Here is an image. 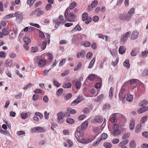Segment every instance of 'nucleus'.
Wrapping results in <instances>:
<instances>
[{
  "mask_svg": "<svg viewBox=\"0 0 148 148\" xmlns=\"http://www.w3.org/2000/svg\"><path fill=\"white\" fill-rule=\"evenodd\" d=\"M84 135V132L83 131L80 129V127H78L75 133V137L77 140L78 141L79 139H81L82 138H79L82 137Z\"/></svg>",
  "mask_w": 148,
  "mask_h": 148,
  "instance_id": "f257e3e1",
  "label": "nucleus"
},
{
  "mask_svg": "<svg viewBox=\"0 0 148 148\" xmlns=\"http://www.w3.org/2000/svg\"><path fill=\"white\" fill-rule=\"evenodd\" d=\"M16 20L18 23H20L23 19V15L22 13L17 12L15 13Z\"/></svg>",
  "mask_w": 148,
  "mask_h": 148,
  "instance_id": "f03ea898",
  "label": "nucleus"
},
{
  "mask_svg": "<svg viewBox=\"0 0 148 148\" xmlns=\"http://www.w3.org/2000/svg\"><path fill=\"white\" fill-rule=\"evenodd\" d=\"M131 32H128L126 33L123 34L121 38V41L124 43L128 39V38L130 37Z\"/></svg>",
  "mask_w": 148,
  "mask_h": 148,
  "instance_id": "7ed1b4c3",
  "label": "nucleus"
},
{
  "mask_svg": "<svg viewBox=\"0 0 148 148\" xmlns=\"http://www.w3.org/2000/svg\"><path fill=\"white\" fill-rule=\"evenodd\" d=\"M83 99L82 97V96L79 95L71 103V106H74L79 103L81 101L83 100Z\"/></svg>",
  "mask_w": 148,
  "mask_h": 148,
  "instance_id": "20e7f679",
  "label": "nucleus"
},
{
  "mask_svg": "<svg viewBox=\"0 0 148 148\" xmlns=\"http://www.w3.org/2000/svg\"><path fill=\"white\" fill-rule=\"evenodd\" d=\"M119 126L117 123L115 124L113 127L114 131L113 134L114 136H116L118 135L120 133V132L119 130Z\"/></svg>",
  "mask_w": 148,
  "mask_h": 148,
  "instance_id": "39448f33",
  "label": "nucleus"
},
{
  "mask_svg": "<svg viewBox=\"0 0 148 148\" xmlns=\"http://www.w3.org/2000/svg\"><path fill=\"white\" fill-rule=\"evenodd\" d=\"M69 10H68V8L66 9L65 12L64 16L65 19L66 21L70 22H71L72 21V20L69 18Z\"/></svg>",
  "mask_w": 148,
  "mask_h": 148,
  "instance_id": "423d86ee",
  "label": "nucleus"
},
{
  "mask_svg": "<svg viewBox=\"0 0 148 148\" xmlns=\"http://www.w3.org/2000/svg\"><path fill=\"white\" fill-rule=\"evenodd\" d=\"M46 61L44 59H41L39 60L38 62V64L40 67H43L46 65Z\"/></svg>",
  "mask_w": 148,
  "mask_h": 148,
  "instance_id": "0eeeda50",
  "label": "nucleus"
},
{
  "mask_svg": "<svg viewBox=\"0 0 148 148\" xmlns=\"http://www.w3.org/2000/svg\"><path fill=\"white\" fill-rule=\"evenodd\" d=\"M118 115H119V113H114L112 114L110 119V121L112 123L115 122L118 117Z\"/></svg>",
  "mask_w": 148,
  "mask_h": 148,
  "instance_id": "6e6552de",
  "label": "nucleus"
},
{
  "mask_svg": "<svg viewBox=\"0 0 148 148\" xmlns=\"http://www.w3.org/2000/svg\"><path fill=\"white\" fill-rule=\"evenodd\" d=\"M88 124V122L87 121H85L83 123L81 126L80 129L82 131L85 130L87 128Z\"/></svg>",
  "mask_w": 148,
  "mask_h": 148,
  "instance_id": "1a4fd4ad",
  "label": "nucleus"
},
{
  "mask_svg": "<svg viewBox=\"0 0 148 148\" xmlns=\"http://www.w3.org/2000/svg\"><path fill=\"white\" fill-rule=\"evenodd\" d=\"M139 33L137 31H134L131 35V38L132 40L136 39Z\"/></svg>",
  "mask_w": 148,
  "mask_h": 148,
  "instance_id": "9d476101",
  "label": "nucleus"
},
{
  "mask_svg": "<svg viewBox=\"0 0 148 148\" xmlns=\"http://www.w3.org/2000/svg\"><path fill=\"white\" fill-rule=\"evenodd\" d=\"M92 141V139L90 138L85 139L84 138H82L81 139H79L78 142L82 143L88 144L90 142Z\"/></svg>",
  "mask_w": 148,
  "mask_h": 148,
  "instance_id": "9b49d317",
  "label": "nucleus"
},
{
  "mask_svg": "<svg viewBox=\"0 0 148 148\" xmlns=\"http://www.w3.org/2000/svg\"><path fill=\"white\" fill-rule=\"evenodd\" d=\"M148 108L147 106L143 107L139 109L137 111V112L138 114L143 113L147 110Z\"/></svg>",
  "mask_w": 148,
  "mask_h": 148,
  "instance_id": "f8f14e48",
  "label": "nucleus"
},
{
  "mask_svg": "<svg viewBox=\"0 0 148 148\" xmlns=\"http://www.w3.org/2000/svg\"><path fill=\"white\" fill-rule=\"evenodd\" d=\"M86 53L84 50H82L81 52L77 53V57L78 58H79L80 56L82 58H84L85 56Z\"/></svg>",
  "mask_w": 148,
  "mask_h": 148,
  "instance_id": "ddd939ff",
  "label": "nucleus"
},
{
  "mask_svg": "<svg viewBox=\"0 0 148 148\" xmlns=\"http://www.w3.org/2000/svg\"><path fill=\"white\" fill-rule=\"evenodd\" d=\"M135 125V121L134 119L131 120L130 123V129L132 130L134 129Z\"/></svg>",
  "mask_w": 148,
  "mask_h": 148,
  "instance_id": "4468645a",
  "label": "nucleus"
},
{
  "mask_svg": "<svg viewBox=\"0 0 148 148\" xmlns=\"http://www.w3.org/2000/svg\"><path fill=\"white\" fill-rule=\"evenodd\" d=\"M141 129V124H139L136 126L135 129V132L136 133H138L140 131Z\"/></svg>",
  "mask_w": 148,
  "mask_h": 148,
  "instance_id": "2eb2a0df",
  "label": "nucleus"
},
{
  "mask_svg": "<svg viewBox=\"0 0 148 148\" xmlns=\"http://www.w3.org/2000/svg\"><path fill=\"white\" fill-rule=\"evenodd\" d=\"M72 86L71 83L70 82H66L64 83L63 85V87L64 88H69Z\"/></svg>",
  "mask_w": 148,
  "mask_h": 148,
  "instance_id": "dca6fc26",
  "label": "nucleus"
},
{
  "mask_svg": "<svg viewBox=\"0 0 148 148\" xmlns=\"http://www.w3.org/2000/svg\"><path fill=\"white\" fill-rule=\"evenodd\" d=\"M130 148H136V143L134 140H131L129 143Z\"/></svg>",
  "mask_w": 148,
  "mask_h": 148,
  "instance_id": "f3484780",
  "label": "nucleus"
},
{
  "mask_svg": "<svg viewBox=\"0 0 148 148\" xmlns=\"http://www.w3.org/2000/svg\"><path fill=\"white\" fill-rule=\"evenodd\" d=\"M81 29V28L79 25H77L74 28H73L71 30L72 33H74L75 31H80Z\"/></svg>",
  "mask_w": 148,
  "mask_h": 148,
  "instance_id": "a211bd4d",
  "label": "nucleus"
},
{
  "mask_svg": "<svg viewBox=\"0 0 148 148\" xmlns=\"http://www.w3.org/2000/svg\"><path fill=\"white\" fill-rule=\"evenodd\" d=\"M110 107V105L108 103L104 104L103 106V110L105 111L108 110Z\"/></svg>",
  "mask_w": 148,
  "mask_h": 148,
  "instance_id": "6ab92c4d",
  "label": "nucleus"
},
{
  "mask_svg": "<svg viewBox=\"0 0 148 148\" xmlns=\"http://www.w3.org/2000/svg\"><path fill=\"white\" fill-rule=\"evenodd\" d=\"M88 14L86 12L83 13L82 15V19L83 21H85L88 19Z\"/></svg>",
  "mask_w": 148,
  "mask_h": 148,
  "instance_id": "aec40b11",
  "label": "nucleus"
},
{
  "mask_svg": "<svg viewBox=\"0 0 148 148\" xmlns=\"http://www.w3.org/2000/svg\"><path fill=\"white\" fill-rule=\"evenodd\" d=\"M36 128L37 132H44L45 131L44 128L41 127H36Z\"/></svg>",
  "mask_w": 148,
  "mask_h": 148,
  "instance_id": "412c9836",
  "label": "nucleus"
},
{
  "mask_svg": "<svg viewBox=\"0 0 148 148\" xmlns=\"http://www.w3.org/2000/svg\"><path fill=\"white\" fill-rule=\"evenodd\" d=\"M125 49L124 46H121L119 48V53L123 54L125 52Z\"/></svg>",
  "mask_w": 148,
  "mask_h": 148,
  "instance_id": "4be33fe9",
  "label": "nucleus"
},
{
  "mask_svg": "<svg viewBox=\"0 0 148 148\" xmlns=\"http://www.w3.org/2000/svg\"><path fill=\"white\" fill-rule=\"evenodd\" d=\"M2 32L3 35L4 36L8 35L9 33L8 29L5 27L2 29Z\"/></svg>",
  "mask_w": 148,
  "mask_h": 148,
  "instance_id": "5701e85b",
  "label": "nucleus"
},
{
  "mask_svg": "<svg viewBox=\"0 0 148 148\" xmlns=\"http://www.w3.org/2000/svg\"><path fill=\"white\" fill-rule=\"evenodd\" d=\"M96 75L93 74H90L88 77L87 79L91 81L94 80L96 77Z\"/></svg>",
  "mask_w": 148,
  "mask_h": 148,
  "instance_id": "b1692460",
  "label": "nucleus"
},
{
  "mask_svg": "<svg viewBox=\"0 0 148 148\" xmlns=\"http://www.w3.org/2000/svg\"><path fill=\"white\" fill-rule=\"evenodd\" d=\"M129 142V140L127 139H125L123 140L119 144V146H125V145H126Z\"/></svg>",
  "mask_w": 148,
  "mask_h": 148,
  "instance_id": "393cba45",
  "label": "nucleus"
},
{
  "mask_svg": "<svg viewBox=\"0 0 148 148\" xmlns=\"http://www.w3.org/2000/svg\"><path fill=\"white\" fill-rule=\"evenodd\" d=\"M77 5L75 1H73L71 3L68 8L70 10H72Z\"/></svg>",
  "mask_w": 148,
  "mask_h": 148,
  "instance_id": "a878e982",
  "label": "nucleus"
},
{
  "mask_svg": "<svg viewBox=\"0 0 148 148\" xmlns=\"http://www.w3.org/2000/svg\"><path fill=\"white\" fill-rule=\"evenodd\" d=\"M57 119H62L64 117L63 113L62 112H60L57 114Z\"/></svg>",
  "mask_w": 148,
  "mask_h": 148,
  "instance_id": "bb28decb",
  "label": "nucleus"
},
{
  "mask_svg": "<svg viewBox=\"0 0 148 148\" xmlns=\"http://www.w3.org/2000/svg\"><path fill=\"white\" fill-rule=\"evenodd\" d=\"M123 65L128 69L130 68V64H129V61L128 59H127L123 63Z\"/></svg>",
  "mask_w": 148,
  "mask_h": 148,
  "instance_id": "cd10ccee",
  "label": "nucleus"
},
{
  "mask_svg": "<svg viewBox=\"0 0 148 148\" xmlns=\"http://www.w3.org/2000/svg\"><path fill=\"white\" fill-rule=\"evenodd\" d=\"M82 83L79 81H78L76 82L75 83V85L76 88L77 89H79L81 87Z\"/></svg>",
  "mask_w": 148,
  "mask_h": 148,
  "instance_id": "c85d7f7f",
  "label": "nucleus"
},
{
  "mask_svg": "<svg viewBox=\"0 0 148 148\" xmlns=\"http://www.w3.org/2000/svg\"><path fill=\"white\" fill-rule=\"evenodd\" d=\"M24 42L25 44H29L31 42V39L27 37H24L23 38Z\"/></svg>",
  "mask_w": 148,
  "mask_h": 148,
  "instance_id": "c756f323",
  "label": "nucleus"
},
{
  "mask_svg": "<svg viewBox=\"0 0 148 148\" xmlns=\"http://www.w3.org/2000/svg\"><path fill=\"white\" fill-rule=\"evenodd\" d=\"M103 145L104 147L106 148H110L112 147L111 144L108 142L104 143H103Z\"/></svg>",
  "mask_w": 148,
  "mask_h": 148,
  "instance_id": "7c9ffc66",
  "label": "nucleus"
},
{
  "mask_svg": "<svg viewBox=\"0 0 148 148\" xmlns=\"http://www.w3.org/2000/svg\"><path fill=\"white\" fill-rule=\"evenodd\" d=\"M66 122L69 124H73L75 123V121L72 119L68 118L66 119Z\"/></svg>",
  "mask_w": 148,
  "mask_h": 148,
  "instance_id": "2f4dec72",
  "label": "nucleus"
},
{
  "mask_svg": "<svg viewBox=\"0 0 148 148\" xmlns=\"http://www.w3.org/2000/svg\"><path fill=\"white\" fill-rule=\"evenodd\" d=\"M126 92V90L125 88L123 87H122L120 91L119 94V96L120 97L121 95V94H125V92Z\"/></svg>",
  "mask_w": 148,
  "mask_h": 148,
  "instance_id": "473e14b6",
  "label": "nucleus"
},
{
  "mask_svg": "<svg viewBox=\"0 0 148 148\" xmlns=\"http://www.w3.org/2000/svg\"><path fill=\"white\" fill-rule=\"evenodd\" d=\"M95 57H94L92 59L91 61L90 62L88 67V68H91L93 67L94 64L95 62Z\"/></svg>",
  "mask_w": 148,
  "mask_h": 148,
  "instance_id": "72a5a7b5",
  "label": "nucleus"
},
{
  "mask_svg": "<svg viewBox=\"0 0 148 148\" xmlns=\"http://www.w3.org/2000/svg\"><path fill=\"white\" fill-rule=\"evenodd\" d=\"M98 4V1L97 0H95L92 2L91 6L92 8H94L96 7Z\"/></svg>",
  "mask_w": 148,
  "mask_h": 148,
  "instance_id": "f704fd0d",
  "label": "nucleus"
},
{
  "mask_svg": "<svg viewBox=\"0 0 148 148\" xmlns=\"http://www.w3.org/2000/svg\"><path fill=\"white\" fill-rule=\"evenodd\" d=\"M133 97L132 95H127L126 97L127 100L129 102H131L133 100Z\"/></svg>",
  "mask_w": 148,
  "mask_h": 148,
  "instance_id": "c9c22d12",
  "label": "nucleus"
},
{
  "mask_svg": "<svg viewBox=\"0 0 148 148\" xmlns=\"http://www.w3.org/2000/svg\"><path fill=\"white\" fill-rule=\"evenodd\" d=\"M53 22L55 23V27H57L61 23V22L58 21V20L55 19L53 20Z\"/></svg>",
  "mask_w": 148,
  "mask_h": 148,
  "instance_id": "e433bc0d",
  "label": "nucleus"
},
{
  "mask_svg": "<svg viewBox=\"0 0 148 148\" xmlns=\"http://www.w3.org/2000/svg\"><path fill=\"white\" fill-rule=\"evenodd\" d=\"M63 91V89L61 88H59L57 91L56 94L57 96L59 97L62 94Z\"/></svg>",
  "mask_w": 148,
  "mask_h": 148,
  "instance_id": "4c0bfd02",
  "label": "nucleus"
},
{
  "mask_svg": "<svg viewBox=\"0 0 148 148\" xmlns=\"http://www.w3.org/2000/svg\"><path fill=\"white\" fill-rule=\"evenodd\" d=\"M28 114L27 113H21V116L22 118L23 119H26L28 117Z\"/></svg>",
  "mask_w": 148,
  "mask_h": 148,
  "instance_id": "58836bf2",
  "label": "nucleus"
},
{
  "mask_svg": "<svg viewBox=\"0 0 148 148\" xmlns=\"http://www.w3.org/2000/svg\"><path fill=\"white\" fill-rule=\"evenodd\" d=\"M15 16V13H11L7 15L4 17V18H9L12 17H14Z\"/></svg>",
  "mask_w": 148,
  "mask_h": 148,
  "instance_id": "ea45409f",
  "label": "nucleus"
},
{
  "mask_svg": "<svg viewBox=\"0 0 148 148\" xmlns=\"http://www.w3.org/2000/svg\"><path fill=\"white\" fill-rule=\"evenodd\" d=\"M76 15L73 12H71L69 14V18L71 19H74L76 18Z\"/></svg>",
  "mask_w": 148,
  "mask_h": 148,
  "instance_id": "a19ab883",
  "label": "nucleus"
},
{
  "mask_svg": "<svg viewBox=\"0 0 148 148\" xmlns=\"http://www.w3.org/2000/svg\"><path fill=\"white\" fill-rule=\"evenodd\" d=\"M132 15H131L127 13L126 15H125V21H128L130 20V18L132 17Z\"/></svg>",
  "mask_w": 148,
  "mask_h": 148,
  "instance_id": "79ce46f5",
  "label": "nucleus"
},
{
  "mask_svg": "<svg viewBox=\"0 0 148 148\" xmlns=\"http://www.w3.org/2000/svg\"><path fill=\"white\" fill-rule=\"evenodd\" d=\"M113 88L112 87H111L110 89L109 92V97L110 99L112 98L113 96Z\"/></svg>",
  "mask_w": 148,
  "mask_h": 148,
  "instance_id": "37998d69",
  "label": "nucleus"
},
{
  "mask_svg": "<svg viewBox=\"0 0 148 148\" xmlns=\"http://www.w3.org/2000/svg\"><path fill=\"white\" fill-rule=\"evenodd\" d=\"M82 66V63L80 62L78 63L77 66L74 68V70L77 71Z\"/></svg>",
  "mask_w": 148,
  "mask_h": 148,
  "instance_id": "c03bdc74",
  "label": "nucleus"
},
{
  "mask_svg": "<svg viewBox=\"0 0 148 148\" xmlns=\"http://www.w3.org/2000/svg\"><path fill=\"white\" fill-rule=\"evenodd\" d=\"M103 121V119L102 118H98L95 119L94 120L95 122L101 123Z\"/></svg>",
  "mask_w": 148,
  "mask_h": 148,
  "instance_id": "a18cd8bd",
  "label": "nucleus"
},
{
  "mask_svg": "<svg viewBox=\"0 0 148 148\" xmlns=\"http://www.w3.org/2000/svg\"><path fill=\"white\" fill-rule=\"evenodd\" d=\"M35 0H27V3L29 4L30 6H31L34 3Z\"/></svg>",
  "mask_w": 148,
  "mask_h": 148,
  "instance_id": "49530a36",
  "label": "nucleus"
},
{
  "mask_svg": "<svg viewBox=\"0 0 148 148\" xmlns=\"http://www.w3.org/2000/svg\"><path fill=\"white\" fill-rule=\"evenodd\" d=\"M67 111L69 112L70 113L72 114H74L76 112V111L75 109H73L71 108H68L67 109Z\"/></svg>",
  "mask_w": 148,
  "mask_h": 148,
  "instance_id": "de8ad7c7",
  "label": "nucleus"
},
{
  "mask_svg": "<svg viewBox=\"0 0 148 148\" xmlns=\"http://www.w3.org/2000/svg\"><path fill=\"white\" fill-rule=\"evenodd\" d=\"M38 50L37 47H32L30 49L32 53H35Z\"/></svg>",
  "mask_w": 148,
  "mask_h": 148,
  "instance_id": "09e8293b",
  "label": "nucleus"
},
{
  "mask_svg": "<svg viewBox=\"0 0 148 148\" xmlns=\"http://www.w3.org/2000/svg\"><path fill=\"white\" fill-rule=\"evenodd\" d=\"M53 84L56 87H59L60 86V84L59 82L58 81L55 80L54 79H53Z\"/></svg>",
  "mask_w": 148,
  "mask_h": 148,
  "instance_id": "8fccbe9b",
  "label": "nucleus"
},
{
  "mask_svg": "<svg viewBox=\"0 0 148 148\" xmlns=\"http://www.w3.org/2000/svg\"><path fill=\"white\" fill-rule=\"evenodd\" d=\"M72 96V95L71 93H68L65 96L64 99L65 100H68L71 98Z\"/></svg>",
  "mask_w": 148,
  "mask_h": 148,
  "instance_id": "3c124183",
  "label": "nucleus"
},
{
  "mask_svg": "<svg viewBox=\"0 0 148 148\" xmlns=\"http://www.w3.org/2000/svg\"><path fill=\"white\" fill-rule=\"evenodd\" d=\"M47 58L49 60H52L53 58V54L50 53H48L47 54Z\"/></svg>",
  "mask_w": 148,
  "mask_h": 148,
  "instance_id": "603ef678",
  "label": "nucleus"
},
{
  "mask_svg": "<svg viewBox=\"0 0 148 148\" xmlns=\"http://www.w3.org/2000/svg\"><path fill=\"white\" fill-rule=\"evenodd\" d=\"M110 53L113 56H115L116 52V50L115 49H113L112 50L110 49Z\"/></svg>",
  "mask_w": 148,
  "mask_h": 148,
  "instance_id": "864d4df0",
  "label": "nucleus"
},
{
  "mask_svg": "<svg viewBox=\"0 0 148 148\" xmlns=\"http://www.w3.org/2000/svg\"><path fill=\"white\" fill-rule=\"evenodd\" d=\"M130 84L131 85H133L136 83V79H132L128 81Z\"/></svg>",
  "mask_w": 148,
  "mask_h": 148,
  "instance_id": "5fc2aeb1",
  "label": "nucleus"
},
{
  "mask_svg": "<svg viewBox=\"0 0 148 148\" xmlns=\"http://www.w3.org/2000/svg\"><path fill=\"white\" fill-rule=\"evenodd\" d=\"M148 102L147 100H144L140 102V104L141 106H143L147 105Z\"/></svg>",
  "mask_w": 148,
  "mask_h": 148,
  "instance_id": "6e6d98bb",
  "label": "nucleus"
},
{
  "mask_svg": "<svg viewBox=\"0 0 148 148\" xmlns=\"http://www.w3.org/2000/svg\"><path fill=\"white\" fill-rule=\"evenodd\" d=\"M103 94L97 97L96 101L98 102L100 101L101 99H103Z\"/></svg>",
  "mask_w": 148,
  "mask_h": 148,
  "instance_id": "4d7b16f0",
  "label": "nucleus"
},
{
  "mask_svg": "<svg viewBox=\"0 0 148 148\" xmlns=\"http://www.w3.org/2000/svg\"><path fill=\"white\" fill-rule=\"evenodd\" d=\"M59 19L61 21V22L62 23H64L65 22V21L64 19L63 16L62 15H60L59 17Z\"/></svg>",
  "mask_w": 148,
  "mask_h": 148,
  "instance_id": "13d9d810",
  "label": "nucleus"
},
{
  "mask_svg": "<svg viewBox=\"0 0 148 148\" xmlns=\"http://www.w3.org/2000/svg\"><path fill=\"white\" fill-rule=\"evenodd\" d=\"M66 61V59L65 58L63 59L60 62L59 66H62L65 63Z\"/></svg>",
  "mask_w": 148,
  "mask_h": 148,
  "instance_id": "bf43d9fd",
  "label": "nucleus"
},
{
  "mask_svg": "<svg viewBox=\"0 0 148 148\" xmlns=\"http://www.w3.org/2000/svg\"><path fill=\"white\" fill-rule=\"evenodd\" d=\"M38 95L37 94H35L33 96L32 99L34 101H36L38 99Z\"/></svg>",
  "mask_w": 148,
  "mask_h": 148,
  "instance_id": "052dcab7",
  "label": "nucleus"
},
{
  "mask_svg": "<svg viewBox=\"0 0 148 148\" xmlns=\"http://www.w3.org/2000/svg\"><path fill=\"white\" fill-rule=\"evenodd\" d=\"M46 42H45L43 41L42 42V45H41V47L42 50H44L45 48L46 47Z\"/></svg>",
  "mask_w": 148,
  "mask_h": 148,
  "instance_id": "680f3d73",
  "label": "nucleus"
},
{
  "mask_svg": "<svg viewBox=\"0 0 148 148\" xmlns=\"http://www.w3.org/2000/svg\"><path fill=\"white\" fill-rule=\"evenodd\" d=\"M52 5L50 4H47L45 7V9L47 11L49 10L52 7Z\"/></svg>",
  "mask_w": 148,
  "mask_h": 148,
  "instance_id": "e2e57ef3",
  "label": "nucleus"
},
{
  "mask_svg": "<svg viewBox=\"0 0 148 148\" xmlns=\"http://www.w3.org/2000/svg\"><path fill=\"white\" fill-rule=\"evenodd\" d=\"M135 11V9L134 8H132L130 9L128 12V13L132 15L134 14Z\"/></svg>",
  "mask_w": 148,
  "mask_h": 148,
  "instance_id": "0e129e2a",
  "label": "nucleus"
},
{
  "mask_svg": "<svg viewBox=\"0 0 148 148\" xmlns=\"http://www.w3.org/2000/svg\"><path fill=\"white\" fill-rule=\"evenodd\" d=\"M130 135V134L128 133L125 134L122 136V139H124L128 138Z\"/></svg>",
  "mask_w": 148,
  "mask_h": 148,
  "instance_id": "69168bd1",
  "label": "nucleus"
},
{
  "mask_svg": "<svg viewBox=\"0 0 148 148\" xmlns=\"http://www.w3.org/2000/svg\"><path fill=\"white\" fill-rule=\"evenodd\" d=\"M125 14H120L119 16V18L122 20H125Z\"/></svg>",
  "mask_w": 148,
  "mask_h": 148,
  "instance_id": "338daca9",
  "label": "nucleus"
},
{
  "mask_svg": "<svg viewBox=\"0 0 148 148\" xmlns=\"http://www.w3.org/2000/svg\"><path fill=\"white\" fill-rule=\"evenodd\" d=\"M142 135L145 138H148V132L145 131L143 132Z\"/></svg>",
  "mask_w": 148,
  "mask_h": 148,
  "instance_id": "774afa93",
  "label": "nucleus"
}]
</instances>
